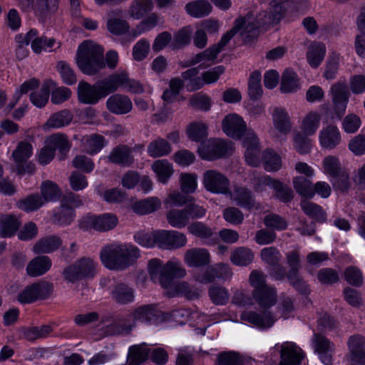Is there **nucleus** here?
Segmentation results:
<instances>
[{"label":"nucleus","mask_w":365,"mask_h":365,"mask_svg":"<svg viewBox=\"0 0 365 365\" xmlns=\"http://www.w3.org/2000/svg\"><path fill=\"white\" fill-rule=\"evenodd\" d=\"M292 6L289 0H274L270 3L267 11L259 13H248L245 16H240L235 21L234 27L227 33L232 32V38L237 34L242 37L250 38L257 34L260 27L269 26L280 21L287 9Z\"/></svg>","instance_id":"1"},{"label":"nucleus","mask_w":365,"mask_h":365,"mask_svg":"<svg viewBox=\"0 0 365 365\" xmlns=\"http://www.w3.org/2000/svg\"><path fill=\"white\" fill-rule=\"evenodd\" d=\"M222 129L229 137L234 139H243V146L245 148L246 162L252 166L259 164V141L255 133L247 128L243 118L237 113H230L225 116L222 121Z\"/></svg>","instance_id":"2"},{"label":"nucleus","mask_w":365,"mask_h":365,"mask_svg":"<svg viewBox=\"0 0 365 365\" xmlns=\"http://www.w3.org/2000/svg\"><path fill=\"white\" fill-rule=\"evenodd\" d=\"M140 257L139 249L127 243H112L104 246L100 252L102 264L111 270H123L132 266Z\"/></svg>","instance_id":"3"},{"label":"nucleus","mask_w":365,"mask_h":365,"mask_svg":"<svg viewBox=\"0 0 365 365\" xmlns=\"http://www.w3.org/2000/svg\"><path fill=\"white\" fill-rule=\"evenodd\" d=\"M252 294L256 303L264 310L261 313L252 311L244 312L241 319L260 329L272 327L276 318L268 309L277 302V294L275 288L268 286L262 290L252 292Z\"/></svg>","instance_id":"4"},{"label":"nucleus","mask_w":365,"mask_h":365,"mask_svg":"<svg viewBox=\"0 0 365 365\" xmlns=\"http://www.w3.org/2000/svg\"><path fill=\"white\" fill-rule=\"evenodd\" d=\"M148 272L150 279L162 287H170L173 279L183 278L187 274L182 262L176 259H171L165 264L159 259H152L148 263Z\"/></svg>","instance_id":"5"},{"label":"nucleus","mask_w":365,"mask_h":365,"mask_svg":"<svg viewBox=\"0 0 365 365\" xmlns=\"http://www.w3.org/2000/svg\"><path fill=\"white\" fill-rule=\"evenodd\" d=\"M103 49L92 41H83L78 48L76 61L85 74L93 76L105 67Z\"/></svg>","instance_id":"6"},{"label":"nucleus","mask_w":365,"mask_h":365,"mask_svg":"<svg viewBox=\"0 0 365 365\" xmlns=\"http://www.w3.org/2000/svg\"><path fill=\"white\" fill-rule=\"evenodd\" d=\"M224 72L225 68L222 66H218L205 71L200 78L197 77L198 70L192 68L183 72L182 77L184 80L190 81L187 86L190 91H197L205 84H212L217 82Z\"/></svg>","instance_id":"7"},{"label":"nucleus","mask_w":365,"mask_h":365,"mask_svg":"<svg viewBox=\"0 0 365 365\" xmlns=\"http://www.w3.org/2000/svg\"><path fill=\"white\" fill-rule=\"evenodd\" d=\"M98 263L90 257H82L63 270L66 280L75 282L77 280L93 277L96 273Z\"/></svg>","instance_id":"8"},{"label":"nucleus","mask_w":365,"mask_h":365,"mask_svg":"<svg viewBox=\"0 0 365 365\" xmlns=\"http://www.w3.org/2000/svg\"><path fill=\"white\" fill-rule=\"evenodd\" d=\"M232 32L225 33L220 42L206 50L196 54L190 60V65L199 64L201 68H205L217 62V55L232 38Z\"/></svg>","instance_id":"9"},{"label":"nucleus","mask_w":365,"mask_h":365,"mask_svg":"<svg viewBox=\"0 0 365 365\" xmlns=\"http://www.w3.org/2000/svg\"><path fill=\"white\" fill-rule=\"evenodd\" d=\"M232 150V144L221 139H210L202 141L197 149L200 156L207 160H213L223 157L230 154Z\"/></svg>","instance_id":"10"},{"label":"nucleus","mask_w":365,"mask_h":365,"mask_svg":"<svg viewBox=\"0 0 365 365\" xmlns=\"http://www.w3.org/2000/svg\"><path fill=\"white\" fill-rule=\"evenodd\" d=\"M118 223L116 215L104 213L99 215H87L80 222V228L83 230L93 229L99 232H106L115 227Z\"/></svg>","instance_id":"11"},{"label":"nucleus","mask_w":365,"mask_h":365,"mask_svg":"<svg viewBox=\"0 0 365 365\" xmlns=\"http://www.w3.org/2000/svg\"><path fill=\"white\" fill-rule=\"evenodd\" d=\"M181 314V311L175 310L170 314L160 313L153 305L146 304L135 308L131 314V317L137 322L142 323L155 324L160 318L167 320L168 317L176 319Z\"/></svg>","instance_id":"12"},{"label":"nucleus","mask_w":365,"mask_h":365,"mask_svg":"<svg viewBox=\"0 0 365 365\" xmlns=\"http://www.w3.org/2000/svg\"><path fill=\"white\" fill-rule=\"evenodd\" d=\"M202 185L210 192L223 195L228 194L230 185L228 178L216 170H208L203 173Z\"/></svg>","instance_id":"13"},{"label":"nucleus","mask_w":365,"mask_h":365,"mask_svg":"<svg viewBox=\"0 0 365 365\" xmlns=\"http://www.w3.org/2000/svg\"><path fill=\"white\" fill-rule=\"evenodd\" d=\"M53 287L47 282H39L26 286L18 295L17 300L21 304H30L48 297Z\"/></svg>","instance_id":"14"},{"label":"nucleus","mask_w":365,"mask_h":365,"mask_svg":"<svg viewBox=\"0 0 365 365\" xmlns=\"http://www.w3.org/2000/svg\"><path fill=\"white\" fill-rule=\"evenodd\" d=\"M157 246L163 250H175L187 244L186 236L175 230H155Z\"/></svg>","instance_id":"15"},{"label":"nucleus","mask_w":365,"mask_h":365,"mask_svg":"<svg viewBox=\"0 0 365 365\" xmlns=\"http://www.w3.org/2000/svg\"><path fill=\"white\" fill-rule=\"evenodd\" d=\"M341 142V134L339 128L333 124L324 126L319 132V143L322 149L333 150Z\"/></svg>","instance_id":"16"},{"label":"nucleus","mask_w":365,"mask_h":365,"mask_svg":"<svg viewBox=\"0 0 365 365\" xmlns=\"http://www.w3.org/2000/svg\"><path fill=\"white\" fill-rule=\"evenodd\" d=\"M331 92L334 111L339 117H341L346 111L349 98L346 84L343 82H338L332 86Z\"/></svg>","instance_id":"17"},{"label":"nucleus","mask_w":365,"mask_h":365,"mask_svg":"<svg viewBox=\"0 0 365 365\" xmlns=\"http://www.w3.org/2000/svg\"><path fill=\"white\" fill-rule=\"evenodd\" d=\"M106 29L115 36L125 34L130 29L129 24L122 18V10L113 9L106 16Z\"/></svg>","instance_id":"18"},{"label":"nucleus","mask_w":365,"mask_h":365,"mask_svg":"<svg viewBox=\"0 0 365 365\" xmlns=\"http://www.w3.org/2000/svg\"><path fill=\"white\" fill-rule=\"evenodd\" d=\"M77 94L79 102L84 104L94 105L103 98L97 83L92 86L86 81H80Z\"/></svg>","instance_id":"19"},{"label":"nucleus","mask_w":365,"mask_h":365,"mask_svg":"<svg viewBox=\"0 0 365 365\" xmlns=\"http://www.w3.org/2000/svg\"><path fill=\"white\" fill-rule=\"evenodd\" d=\"M107 109L112 113L123 115L132 110L133 103L127 96L115 93L111 95L106 100Z\"/></svg>","instance_id":"20"},{"label":"nucleus","mask_w":365,"mask_h":365,"mask_svg":"<svg viewBox=\"0 0 365 365\" xmlns=\"http://www.w3.org/2000/svg\"><path fill=\"white\" fill-rule=\"evenodd\" d=\"M312 346L323 364L325 365L331 364V352L334 350V345L326 337L319 334H314Z\"/></svg>","instance_id":"21"},{"label":"nucleus","mask_w":365,"mask_h":365,"mask_svg":"<svg viewBox=\"0 0 365 365\" xmlns=\"http://www.w3.org/2000/svg\"><path fill=\"white\" fill-rule=\"evenodd\" d=\"M150 168L155 175L156 181L163 185H167L175 173L173 163L166 159L155 160Z\"/></svg>","instance_id":"22"},{"label":"nucleus","mask_w":365,"mask_h":365,"mask_svg":"<svg viewBox=\"0 0 365 365\" xmlns=\"http://www.w3.org/2000/svg\"><path fill=\"white\" fill-rule=\"evenodd\" d=\"M348 360L365 365V338L359 335L353 336L348 341Z\"/></svg>","instance_id":"23"},{"label":"nucleus","mask_w":365,"mask_h":365,"mask_svg":"<svg viewBox=\"0 0 365 365\" xmlns=\"http://www.w3.org/2000/svg\"><path fill=\"white\" fill-rule=\"evenodd\" d=\"M287 262L291 267L288 274V279L290 283L302 292H306L307 285L301 280L297 274L299 269V253L298 251H292L287 255Z\"/></svg>","instance_id":"24"},{"label":"nucleus","mask_w":365,"mask_h":365,"mask_svg":"<svg viewBox=\"0 0 365 365\" xmlns=\"http://www.w3.org/2000/svg\"><path fill=\"white\" fill-rule=\"evenodd\" d=\"M183 259L188 267H199L210 263V255L205 248H192L186 250Z\"/></svg>","instance_id":"25"},{"label":"nucleus","mask_w":365,"mask_h":365,"mask_svg":"<svg viewBox=\"0 0 365 365\" xmlns=\"http://www.w3.org/2000/svg\"><path fill=\"white\" fill-rule=\"evenodd\" d=\"M272 118L274 125V131H277L281 135H287L292 129V123L286 109L283 108H274Z\"/></svg>","instance_id":"26"},{"label":"nucleus","mask_w":365,"mask_h":365,"mask_svg":"<svg viewBox=\"0 0 365 365\" xmlns=\"http://www.w3.org/2000/svg\"><path fill=\"white\" fill-rule=\"evenodd\" d=\"M107 159L111 163L129 166L133 163L132 149L128 145H119L112 149Z\"/></svg>","instance_id":"27"},{"label":"nucleus","mask_w":365,"mask_h":365,"mask_svg":"<svg viewBox=\"0 0 365 365\" xmlns=\"http://www.w3.org/2000/svg\"><path fill=\"white\" fill-rule=\"evenodd\" d=\"M161 200L155 196L137 200L130 205L131 210L138 215H148L161 207Z\"/></svg>","instance_id":"28"},{"label":"nucleus","mask_w":365,"mask_h":365,"mask_svg":"<svg viewBox=\"0 0 365 365\" xmlns=\"http://www.w3.org/2000/svg\"><path fill=\"white\" fill-rule=\"evenodd\" d=\"M301 88L300 79L292 68H286L282 74L280 91L283 93H295Z\"/></svg>","instance_id":"29"},{"label":"nucleus","mask_w":365,"mask_h":365,"mask_svg":"<svg viewBox=\"0 0 365 365\" xmlns=\"http://www.w3.org/2000/svg\"><path fill=\"white\" fill-rule=\"evenodd\" d=\"M21 225L19 217L14 215H0V236L10 237L14 236Z\"/></svg>","instance_id":"30"},{"label":"nucleus","mask_w":365,"mask_h":365,"mask_svg":"<svg viewBox=\"0 0 365 365\" xmlns=\"http://www.w3.org/2000/svg\"><path fill=\"white\" fill-rule=\"evenodd\" d=\"M81 142L82 150L89 155L99 153L107 145L105 138L98 134L85 135Z\"/></svg>","instance_id":"31"},{"label":"nucleus","mask_w":365,"mask_h":365,"mask_svg":"<svg viewBox=\"0 0 365 365\" xmlns=\"http://www.w3.org/2000/svg\"><path fill=\"white\" fill-rule=\"evenodd\" d=\"M51 265L52 262L48 257H36L29 262L26 272L31 277H38L48 272Z\"/></svg>","instance_id":"32"},{"label":"nucleus","mask_w":365,"mask_h":365,"mask_svg":"<svg viewBox=\"0 0 365 365\" xmlns=\"http://www.w3.org/2000/svg\"><path fill=\"white\" fill-rule=\"evenodd\" d=\"M61 43L54 38H48L46 36L38 35L35 30V36L32 42V50L35 53H41L43 51H52L55 48H58Z\"/></svg>","instance_id":"33"},{"label":"nucleus","mask_w":365,"mask_h":365,"mask_svg":"<svg viewBox=\"0 0 365 365\" xmlns=\"http://www.w3.org/2000/svg\"><path fill=\"white\" fill-rule=\"evenodd\" d=\"M110 293L116 302L123 304L133 302L135 298L133 289L123 283L113 284Z\"/></svg>","instance_id":"34"},{"label":"nucleus","mask_w":365,"mask_h":365,"mask_svg":"<svg viewBox=\"0 0 365 365\" xmlns=\"http://www.w3.org/2000/svg\"><path fill=\"white\" fill-rule=\"evenodd\" d=\"M230 199L237 205L250 209L255 206V198L252 192L243 187H238L233 192L229 190Z\"/></svg>","instance_id":"35"},{"label":"nucleus","mask_w":365,"mask_h":365,"mask_svg":"<svg viewBox=\"0 0 365 365\" xmlns=\"http://www.w3.org/2000/svg\"><path fill=\"white\" fill-rule=\"evenodd\" d=\"M322 115L319 112L309 111L302 118L300 128L303 134L310 136L315 134L320 125Z\"/></svg>","instance_id":"36"},{"label":"nucleus","mask_w":365,"mask_h":365,"mask_svg":"<svg viewBox=\"0 0 365 365\" xmlns=\"http://www.w3.org/2000/svg\"><path fill=\"white\" fill-rule=\"evenodd\" d=\"M165 293L169 297H173L177 294L185 295L187 298H192L200 295V290L193 289L187 282H180L175 283L172 282L170 287H163Z\"/></svg>","instance_id":"37"},{"label":"nucleus","mask_w":365,"mask_h":365,"mask_svg":"<svg viewBox=\"0 0 365 365\" xmlns=\"http://www.w3.org/2000/svg\"><path fill=\"white\" fill-rule=\"evenodd\" d=\"M33 146L32 145L26 141L20 142L16 146V149L13 151L12 157L18 164V173L22 174L26 171L20 168L21 164L27 161L33 155Z\"/></svg>","instance_id":"38"},{"label":"nucleus","mask_w":365,"mask_h":365,"mask_svg":"<svg viewBox=\"0 0 365 365\" xmlns=\"http://www.w3.org/2000/svg\"><path fill=\"white\" fill-rule=\"evenodd\" d=\"M153 8V0H133L128 9V15L130 19L139 20Z\"/></svg>","instance_id":"39"},{"label":"nucleus","mask_w":365,"mask_h":365,"mask_svg":"<svg viewBox=\"0 0 365 365\" xmlns=\"http://www.w3.org/2000/svg\"><path fill=\"white\" fill-rule=\"evenodd\" d=\"M325 54L326 47L324 44L319 42H314L308 47L307 59L312 68H317L324 60Z\"/></svg>","instance_id":"40"},{"label":"nucleus","mask_w":365,"mask_h":365,"mask_svg":"<svg viewBox=\"0 0 365 365\" xmlns=\"http://www.w3.org/2000/svg\"><path fill=\"white\" fill-rule=\"evenodd\" d=\"M147 152L151 158H160L168 155L172 152V148L166 140L158 138L149 143Z\"/></svg>","instance_id":"41"},{"label":"nucleus","mask_w":365,"mask_h":365,"mask_svg":"<svg viewBox=\"0 0 365 365\" xmlns=\"http://www.w3.org/2000/svg\"><path fill=\"white\" fill-rule=\"evenodd\" d=\"M185 9L190 16L201 18L210 14L212 7L206 0H197L187 4Z\"/></svg>","instance_id":"42"},{"label":"nucleus","mask_w":365,"mask_h":365,"mask_svg":"<svg viewBox=\"0 0 365 365\" xmlns=\"http://www.w3.org/2000/svg\"><path fill=\"white\" fill-rule=\"evenodd\" d=\"M61 245V240L56 236H48L38 240L34 246L35 253H50L56 250Z\"/></svg>","instance_id":"43"},{"label":"nucleus","mask_w":365,"mask_h":365,"mask_svg":"<svg viewBox=\"0 0 365 365\" xmlns=\"http://www.w3.org/2000/svg\"><path fill=\"white\" fill-rule=\"evenodd\" d=\"M166 218L172 227L179 229L185 227L189 222L186 208L183 210L170 209L166 214Z\"/></svg>","instance_id":"44"},{"label":"nucleus","mask_w":365,"mask_h":365,"mask_svg":"<svg viewBox=\"0 0 365 365\" xmlns=\"http://www.w3.org/2000/svg\"><path fill=\"white\" fill-rule=\"evenodd\" d=\"M254 259L253 252L245 247H240L234 250L230 256V261L237 266H247Z\"/></svg>","instance_id":"45"},{"label":"nucleus","mask_w":365,"mask_h":365,"mask_svg":"<svg viewBox=\"0 0 365 365\" xmlns=\"http://www.w3.org/2000/svg\"><path fill=\"white\" fill-rule=\"evenodd\" d=\"M61 0H34L31 10L36 15L46 16L55 13Z\"/></svg>","instance_id":"46"},{"label":"nucleus","mask_w":365,"mask_h":365,"mask_svg":"<svg viewBox=\"0 0 365 365\" xmlns=\"http://www.w3.org/2000/svg\"><path fill=\"white\" fill-rule=\"evenodd\" d=\"M186 134L192 141H202L207 135V125L202 121L192 122L187 127Z\"/></svg>","instance_id":"47"},{"label":"nucleus","mask_w":365,"mask_h":365,"mask_svg":"<svg viewBox=\"0 0 365 365\" xmlns=\"http://www.w3.org/2000/svg\"><path fill=\"white\" fill-rule=\"evenodd\" d=\"M150 354V349L144 345H135L129 349L128 365H140L146 361Z\"/></svg>","instance_id":"48"},{"label":"nucleus","mask_w":365,"mask_h":365,"mask_svg":"<svg viewBox=\"0 0 365 365\" xmlns=\"http://www.w3.org/2000/svg\"><path fill=\"white\" fill-rule=\"evenodd\" d=\"M41 197L45 204L48 202L56 201L59 199L61 191L59 187L53 182L46 180L41 186Z\"/></svg>","instance_id":"49"},{"label":"nucleus","mask_w":365,"mask_h":365,"mask_svg":"<svg viewBox=\"0 0 365 365\" xmlns=\"http://www.w3.org/2000/svg\"><path fill=\"white\" fill-rule=\"evenodd\" d=\"M72 119V113L68 110H63L52 115L45 125L47 128H59L68 125Z\"/></svg>","instance_id":"50"},{"label":"nucleus","mask_w":365,"mask_h":365,"mask_svg":"<svg viewBox=\"0 0 365 365\" xmlns=\"http://www.w3.org/2000/svg\"><path fill=\"white\" fill-rule=\"evenodd\" d=\"M44 205V201L38 195H30L16 202L17 207L26 212L35 211Z\"/></svg>","instance_id":"51"},{"label":"nucleus","mask_w":365,"mask_h":365,"mask_svg":"<svg viewBox=\"0 0 365 365\" xmlns=\"http://www.w3.org/2000/svg\"><path fill=\"white\" fill-rule=\"evenodd\" d=\"M46 145L54 150H59L61 153H67L71 148V144L66 135L56 133L48 137L46 140Z\"/></svg>","instance_id":"52"},{"label":"nucleus","mask_w":365,"mask_h":365,"mask_svg":"<svg viewBox=\"0 0 365 365\" xmlns=\"http://www.w3.org/2000/svg\"><path fill=\"white\" fill-rule=\"evenodd\" d=\"M322 170L329 177L338 176L341 173V163L339 158L334 155L326 156L322 162Z\"/></svg>","instance_id":"53"},{"label":"nucleus","mask_w":365,"mask_h":365,"mask_svg":"<svg viewBox=\"0 0 365 365\" xmlns=\"http://www.w3.org/2000/svg\"><path fill=\"white\" fill-rule=\"evenodd\" d=\"M262 180L264 183L270 185V188L275 191L277 197L281 201L288 202L292 199V190L279 181L268 178H264Z\"/></svg>","instance_id":"54"},{"label":"nucleus","mask_w":365,"mask_h":365,"mask_svg":"<svg viewBox=\"0 0 365 365\" xmlns=\"http://www.w3.org/2000/svg\"><path fill=\"white\" fill-rule=\"evenodd\" d=\"M179 183L182 192L193 193L197 188V175L193 173H182L180 175Z\"/></svg>","instance_id":"55"},{"label":"nucleus","mask_w":365,"mask_h":365,"mask_svg":"<svg viewBox=\"0 0 365 365\" xmlns=\"http://www.w3.org/2000/svg\"><path fill=\"white\" fill-rule=\"evenodd\" d=\"M188 232L202 240H207V245H212L214 242L211 237L213 235L212 230L200 222H195L187 227Z\"/></svg>","instance_id":"56"},{"label":"nucleus","mask_w":365,"mask_h":365,"mask_svg":"<svg viewBox=\"0 0 365 365\" xmlns=\"http://www.w3.org/2000/svg\"><path fill=\"white\" fill-rule=\"evenodd\" d=\"M192 33V30L190 26H185L179 30L174 34L170 48L175 50L188 45L191 40Z\"/></svg>","instance_id":"57"},{"label":"nucleus","mask_w":365,"mask_h":365,"mask_svg":"<svg viewBox=\"0 0 365 365\" xmlns=\"http://www.w3.org/2000/svg\"><path fill=\"white\" fill-rule=\"evenodd\" d=\"M304 212L317 221L324 222L326 220V213L322 207L314 202L304 200L301 203Z\"/></svg>","instance_id":"58"},{"label":"nucleus","mask_w":365,"mask_h":365,"mask_svg":"<svg viewBox=\"0 0 365 365\" xmlns=\"http://www.w3.org/2000/svg\"><path fill=\"white\" fill-rule=\"evenodd\" d=\"M160 21V16L156 14H151L141 21L132 31L133 36L137 37L142 34L153 29Z\"/></svg>","instance_id":"59"},{"label":"nucleus","mask_w":365,"mask_h":365,"mask_svg":"<svg viewBox=\"0 0 365 365\" xmlns=\"http://www.w3.org/2000/svg\"><path fill=\"white\" fill-rule=\"evenodd\" d=\"M293 185L297 192L302 196L307 197H312L314 196L312 182L307 178L302 176H297L293 180Z\"/></svg>","instance_id":"60"},{"label":"nucleus","mask_w":365,"mask_h":365,"mask_svg":"<svg viewBox=\"0 0 365 365\" xmlns=\"http://www.w3.org/2000/svg\"><path fill=\"white\" fill-rule=\"evenodd\" d=\"M63 82L67 85H73L77 81L76 76L70 65L65 61H59L56 65Z\"/></svg>","instance_id":"61"},{"label":"nucleus","mask_w":365,"mask_h":365,"mask_svg":"<svg viewBox=\"0 0 365 365\" xmlns=\"http://www.w3.org/2000/svg\"><path fill=\"white\" fill-rule=\"evenodd\" d=\"M264 169L269 172L277 171L282 167V160L274 152L267 150L263 154Z\"/></svg>","instance_id":"62"},{"label":"nucleus","mask_w":365,"mask_h":365,"mask_svg":"<svg viewBox=\"0 0 365 365\" xmlns=\"http://www.w3.org/2000/svg\"><path fill=\"white\" fill-rule=\"evenodd\" d=\"M189 104L195 109L207 111L211 108L212 100L207 95L198 93L190 98Z\"/></svg>","instance_id":"63"},{"label":"nucleus","mask_w":365,"mask_h":365,"mask_svg":"<svg viewBox=\"0 0 365 365\" xmlns=\"http://www.w3.org/2000/svg\"><path fill=\"white\" fill-rule=\"evenodd\" d=\"M209 295L212 302L218 305L226 304L230 298L228 290L218 286H212L209 290Z\"/></svg>","instance_id":"64"}]
</instances>
